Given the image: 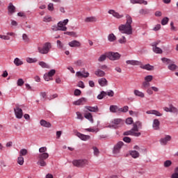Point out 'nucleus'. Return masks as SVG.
<instances>
[{"instance_id": "58836bf2", "label": "nucleus", "mask_w": 178, "mask_h": 178, "mask_svg": "<svg viewBox=\"0 0 178 178\" xmlns=\"http://www.w3.org/2000/svg\"><path fill=\"white\" fill-rule=\"evenodd\" d=\"M14 63L17 66H22V65H23V61H22L19 58H16L14 60Z\"/></svg>"}, {"instance_id": "13d9d810", "label": "nucleus", "mask_w": 178, "mask_h": 178, "mask_svg": "<svg viewBox=\"0 0 178 178\" xmlns=\"http://www.w3.org/2000/svg\"><path fill=\"white\" fill-rule=\"evenodd\" d=\"M57 47L58 49H63V43L60 40H57Z\"/></svg>"}, {"instance_id": "b1692460", "label": "nucleus", "mask_w": 178, "mask_h": 178, "mask_svg": "<svg viewBox=\"0 0 178 178\" xmlns=\"http://www.w3.org/2000/svg\"><path fill=\"white\" fill-rule=\"evenodd\" d=\"M15 10L16 8L15 7V6H13L12 3H10L8 7V13H10V15H13V13H15Z\"/></svg>"}, {"instance_id": "c9c22d12", "label": "nucleus", "mask_w": 178, "mask_h": 178, "mask_svg": "<svg viewBox=\"0 0 178 178\" xmlns=\"http://www.w3.org/2000/svg\"><path fill=\"white\" fill-rule=\"evenodd\" d=\"M108 40L110 41V42H113V41H116V36L113 33L109 34L108 36Z\"/></svg>"}, {"instance_id": "4c0bfd02", "label": "nucleus", "mask_w": 178, "mask_h": 178, "mask_svg": "<svg viewBox=\"0 0 178 178\" xmlns=\"http://www.w3.org/2000/svg\"><path fill=\"white\" fill-rule=\"evenodd\" d=\"M27 63H36V62H38V60H37V58H26V59Z\"/></svg>"}, {"instance_id": "cd10ccee", "label": "nucleus", "mask_w": 178, "mask_h": 178, "mask_svg": "<svg viewBox=\"0 0 178 178\" xmlns=\"http://www.w3.org/2000/svg\"><path fill=\"white\" fill-rule=\"evenodd\" d=\"M86 23H95L97 22V17H88L85 19Z\"/></svg>"}, {"instance_id": "7ed1b4c3", "label": "nucleus", "mask_w": 178, "mask_h": 178, "mask_svg": "<svg viewBox=\"0 0 178 178\" xmlns=\"http://www.w3.org/2000/svg\"><path fill=\"white\" fill-rule=\"evenodd\" d=\"M49 158V154L48 153H41L39 154L38 156V164L40 165V166H47V162L45 160L48 159Z\"/></svg>"}, {"instance_id": "f8f14e48", "label": "nucleus", "mask_w": 178, "mask_h": 178, "mask_svg": "<svg viewBox=\"0 0 178 178\" xmlns=\"http://www.w3.org/2000/svg\"><path fill=\"white\" fill-rule=\"evenodd\" d=\"M76 136L79 137V138L81 139L82 141H87L91 138V137L88 135H84L80 132L76 133Z\"/></svg>"}, {"instance_id": "c85d7f7f", "label": "nucleus", "mask_w": 178, "mask_h": 178, "mask_svg": "<svg viewBox=\"0 0 178 178\" xmlns=\"http://www.w3.org/2000/svg\"><path fill=\"white\" fill-rule=\"evenodd\" d=\"M134 94L136 97H140V98H144V97H145V95L144 94V92H143L138 90H135L134 91Z\"/></svg>"}, {"instance_id": "de8ad7c7", "label": "nucleus", "mask_w": 178, "mask_h": 178, "mask_svg": "<svg viewBox=\"0 0 178 178\" xmlns=\"http://www.w3.org/2000/svg\"><path fill=\"white\" fill-rule=\"evenodd\" d=\"M139 13L140 15H148L149 13V10L148 9H140L139 10Z\"/></svg>"}, {"instance_id": "c756f323", "label": "nucleus", "mask_w": 178, "mask_h": 178, "mask_svg": "<svg viewBox=\"0 0 178 178\" xmlns=\"http://www.w3.org/2000/svg\"><path fill=\"white\" fill-rule=\"evenodd\" d=\"M159 124H161V123L159 122V120H158L157 119H155L153 122V129L154 130H159Z\"/></svg>"}, {"instance_id": "72a5a7b5", "label": "nucleus", "mask_w": 178, "mask_h": 178, "mask_svg": "<svg viewBox=\"0 0 178 178\" xmlns=\"http://www.w3.org/2000/svg\"><path fill=\"white\" fill-rule=\"evenodd\" d=\"M17 164L22 166L24 164V158L22 156H19L17 160Z\"/></svg>"}, {"instance_id": "864d4df0", "label": "nucleus", "mask_w": 178, "mask_h": 178, "mask_svg": "<svg viewBox=\"0 0 178 178\" xmlns=\"http://www.w3.org/2000/svg\"><path fill=\"white\" fill-rule=\"evenodd\" d=\"M171 178H178V167L175 169V173L171 175Z\"/></svg>"}, {"instance_id": "a18cd8bd", "label": "nucleus", "mask_w": 178, "mask_h": 178, "mask_svg": "<svg viewBox=\"0 0 178 178\" xmlns=\"http://www.w3.org/2000/svg\"><path fill=\"white\" fill-rule=\"evenodd\" d=\"M154 79V76L152 75H147L145 77V81L147 83H151V81Z\"/></svg>"}, {"instance_id": "412c9836", "label": "nucleus", "mask_w": 178, "mask_h": 178, "mask_svg": "<svg viewBox=\"0 0 178 178\" xmlns=\"http://www.w3.org/2000/svg\"><path fill=\"white\" fill-rule=\"evenodd\" d=\"M98 83L101 87H106V86H108V81L105 78L99 79Z\"/></svg>"}, {"instance_id": "a211bd4d", "label": "nucleus", "mask_w": 178, "mask_h": 178, "mask_svg": "<svg viewBox=\"0 0 178 178\" xmlns=\"http://www.w3.org/2000/svg\"><path fill=\"white\" fill-rule=\"evenodd\" d=\"M90 76V73L86 72H76V77H83L85 79H87Z\"/></svg>"}, {"instance_id": "39448f33", "label": "nucleus", "mask_w": 178, "mask_h": 178, "mask_svg": "<svg viewBox=\"0 0 178 178\" xmlns=\"http://www.w3.org/2000/svg\"><path fill=\"white\" fill-rule=\"evenodd\" d=\"M120 54L118 52L110 51L107 53V58L110 59V60H119L120 59Z\"/></svg>"}, {"instance_id": "0e129e2a", "label": "nucleus", "mask_w": 178, "mask_h": 178, "mask_svg": "<svg viewBox=\"0 0 178 178\" xmlns=\"http://www.w3.org/2000/svg\"><path fill=\"white\" fill-rule=\"evenodd\" d=\"M22 39L24 41V42H29V36H27V34L24 33L22 35Z\"/></svg>"}, {"instance_id": "473e14b6", "label": "nucleus", "mask_w": 178, "mask_h": 178, "mask_svg": "<svg viewBox=\"0 0 178 178\" xmlns=\"http://www.w3.org/2000/svg\"><path fill=\"white\" fill-rule=\"evenodd\" d=\"M38 65L39 66H41V67H43V69H49V65L44 61H40Z\"/></svg>"}, {"instance_id": "6ab92c4d", "label": "nucleus", "mask_w": 178, "mask_h": 178, "mask_svg": "<svg viewBox=\"0 0 178 178\" xmlns=\"http://www.w3.org/2000/svg\"><path fill=\"white\" fill-rule=\"evenodd\" d=\"M172 140V136L167 135L164 138L161 139V143L162 145H166L168 144V141H170Z\"/></svg>"}, {"instance_id": "dca6fc26", "label": "nucleus", "mask_w": 178, "mask_h": 178, "mask_svg": "<svg viewBox=\"0 0 178 178\" xmlns=\"http://www.w3.org/2000/svg\"><path fill=\"white\" fill-rule=\"evenodd\" d=\"M85 109H87V111H89V112H99V108H98V106H86Z\"/></svg>"}, {"instance_id": "f03ea898", "label": "nucleus", "mask_w": 178, "mask_h": 178, "mask_svg": "<svg viewBox=\"0 0 178 178\" xmlns=\"http://www.w3.org/2000/svg\"><path fill=\"white\" fill-rule=\"evenodd\" d=\"M52 48V44L51 42H47L44 43L42 47H38V51L39 54H41L42 55H47L49 54V51H51V49Z\"/></svg>"}, {"instance_id": "e2e57ef3", "label": "nucleus", "mask_w": 178, "mask_h": 178, "mask_svg": "<svg viewBox=\"0 0 178 178\" xmlns=\"http://www.w3.org/2000/svg\"><path fill=\"white\" fill-rule=\"evenodd\" d=\"M170 112H172V113H177V109L172 104L170 105Z\"/></svg>"}, {"instance_id": "f704fd0d", "label": "nucleus", "mask_w": 178, "mask_h": 178, "mask_svg": "<svg viewBox=\"0 0 178 178\" xmlns=\"http://www.w3.org/2000/svg\"><path fill=\"white\" fill-rule=\"evenodd\" d=\"M112 123H113L112 126H118L120 124V123H122V119H120V118L114 119L112 121Z\"/></svg>"}, {"instance_id": "5fc2aeb1", "label": "nucleus", "mask_w": 178, "mask_h": 178, "mask_svg": "<svg viewBox=\"0 0 178 178\" xmlns=\"http://www.w3.org/2000/svg\"><path fill=\"white\" fill-rule=\"evenodd\" d=\"M106 95V92L102 91L100 95H97L98 99H102Z\"/></svg>"}, {"instance_id": "f3484780", "label": "nucleus", "mask_w": 178, "mask_h": 178, "mask_svg": "<svg viewBox=\"0 0 178 178\" xmlns=\"http://www.w3.org/2000/svg\"><path fill=\"white\" fill-rule=\"evenodd\" d=\"M142 128H143V123H141V122L140 121H138L134 123V127L132 129L135 131H138V129H142Z\"/></svg>"}, {"instance_id": "774afa93", "label": "nucleus", "mask_w": 178, "mask_h": 178, "mask_svg": "<svg viewBox=\"0 0 178 178\" xmlns=\"http://www.w3.org/2000/svg\"><path fill=\"white\" fill-rule=\"evenodd\" d=\"M127 124H131L133 123V118H128L126 120Z\"/></svg>"}, {"instance_id": "6e6d98bb", "label": "nucleus", "mask_w": 178, "mask_h": 178, "mask_svg": "<svg viewBox=\"0 0 178 178\" xmlns=\"http://www.w3.org/2000/svg\"><path fill=\"white\" fill-rule=\"evenodd\" d=\"M177 66L175 64H170L168 65L169 70H172V72L176 70Z\"/></svg>"}, {"instance_id": "5701e85b", "label": "nucleus", "mask_w": 178, "mask_h": 178, "mask_svg": "<svg viewBox=\"0 0 178 178\" xmlns=\"http://www.w3.org/2000/svg\"><path fill=\"white\" fill-rule=\"evenodd\" d=\"M95 74L97 77H104L105 76V72L102 71L101 69H97L95 71Z\"/></svg>"}, {"instance_id": "37998d69", "label": "nucleus", "mask_w": 178, "mask_h": 178, "mask_svg": "<svg viewBox=\"0 0 178 178\" xmlns=\"http://www.w3.org/2000/svg\"><path fill=\"white\" fill-rule=\"evenodd\" d=\"M43 22L45 23H49V22H52V17L49 15H47L43 18Z\"/></svg>"}, {"instance_id": "338daca9", "label": "nucleus", "mask_w": 178, "mask_h": 178, "mask_svg": "<svg viewBox=\"0 0 178 178\" xmlns=\"http://www.w3.org/2000/svg\"><path fill=\"white\" fill-rule=\"evenodd\" d=\"M74 94L76 97H79V95H81V90H79V89H76L74 92Z\"/></svg>"}, {"instance_id": "49530a36", "label": "nucleus", "mask_w": 178, "mask_h": 178, "mask_svg": "<svg viewBox=\"0 0 178 178\" xmlns=\"http://www.w3.org/2000/svg\"><path fill=\"white\" fill-rule=\"evenodd\" d=\"M118 42L120 44H126L127 42V40L126 39V37L122 36L119 40Z\"/></svg>"}, {"instance_id": "20e7f679", "label": "nucleus", "mask_w": 178, "mask_h": 178, "mask_svg": "<svg viewBox=\"0 0 178 178\" xmlns=\"http://www.w3.org/2000/svg\"><path fill=\"white\" fill-rule=\"evenodd\" d=\"M72 163L76 168H84V166H87L89 164L88 160L86 159L75 160Z\"/></svg>"}, {"instance_id": "ea45409f", "label": "nucleus", "mask_w": 178, "mask_h": 178, "mask_svg": "<svg viewBox=\"0 0 178 178\" xmlns=\"http://www.w3.org/2000/svg\"><path fill=\"white\" fill-rule=\"evenodd\" d=\"M118 112H122L123 113H126V112H129V107L127 106H124L122 108H119Z\"/></svg>"}, {"instance_id": "bb28decb", "label": "nucleus", "mask_w": 178, "mask_h": 178, "mask_svg": "<svg viewBox=\"0 0 178 178\" xmlns=\"http://www.w3.org/2000/svg\"><path fill=\"white\" fill-rule=\"evenodd\" d=\"M129 154L132 158H134V159L140 157V153L136 150L130 151Z\"/></svg>"}, {"instance_id": "1a4fd4ad", "label": "nucleus", "mask_w": 178, "mask_h": 178, "mask_svg": "<svg viewBox=\"0 0 178 178\" xmlns=\"http://www.w3.org/2000/svg\"><path fill=\"white\" fill-rule=\"evenodd\" d=\"M124 136H134V137H140V136H141V133L136 132V131L132 128L131 130L125 131L124 133Z\"/></svg>"}, {"instance_id": "a19ab883", "label": "nucleus", "mask_w": 178, "mask_h": 178, "mask_svg": "<svg viewBox=\"0 0 178 178\" xmlns=\"http://www.w3.org/2000/svg\"><path fill=\"white\" fill-rule=\"evenodd\" d=\"M29 153L26 149H22L19 151V156H26V155Z\"/></svg>"}, {"instance_id": "2eb2a0df", "label": "nucleus", "mask_w": 178, "mask_h": 178, "mask_svg": "<svg viewBox=\"0 0 178 178\" xmlns=\"http://www.w3.org/2000/svg\"><path fill=\"white\" fill-rule=\"evenodd\" d=\"M140 69H143L144 70H154V66L149 64L143 65L142 62H140Z\"/></svg>"}, {"instance_id": "393cba45", "label": "nucleus", "mask_w": 178, "mask_h": 178, "mask_svg": "<svg viewBox=\"0 0 178 178\" xmlns=\"http://www.w3.org/2000/svg\"><path fill=\"white\" fill-rule=\"evenodd\" d=\"M147 115H155L156 116H162V113L156 110H150L146 112Z\"/></svg>"}, {"instance_id": "680f3d73", "label": "nucleus", "mask_w": 178, "mask_h": 178, "mask_svg": "<svg viewBox=\"0 0 178 178\" xmlns=\"http://www.w3.org/2000/svg\"><path fill=\"white\" fill-rule=\"evenodd\" d=\"M47 9H48V10H49L50 12L54 11V3H49V5H48V6H47Z\"/></svg>"}, {"instance_id": "4d7b16f0", "label": "nucleus", "mask_w": 178, "mask_h": 178, "mask_svg": "<svg viewBox=\"0 0 178 178\" xmlns=\"http://www.w3.org/2000/svg\"><path fill=\"white\" fill-rule=\"evenodd\" d=\"M17 84L19 87H22L24 84V81L23 79H19L17 81Z\"/></svg>"}, {"instance_id": "603ef678", "label": "nucleus", "mask_w": 178, "mask_h": 178, "mask_svg": "<svg viewBox=\"0 0 178 178\" xmlns=\"http://www.w3.org/2000/svg\"><path fill=\"white\" fill-rule=\"evenodd\" d=\"M74 65L77 67L83 66V60H78L74 62Z\"/></svg>"}, {"instance_id": "8fccbe9b", "label": "nucleus", "mask_w": 178, "mask_h": 178, "mask_svg": "<svg viewBox=\"0 0 178 178\" xmlns=\"http://www.w3.org/2000/svg\"><path fill=\"white\" fill-rule=\"evenodd\" d=\"M86 130V131H89V132H90V133H98V131H99V129H92V128H88V129H85Z\"/></svg>"}, {"instance_id": "e433bc0d", "label": "nucleus", "mask_w": 178, "mask_h": 178, "mask_svg": "<svg viewBox=\"0 0 178 178\" xmlns=\"http://www.w3.org/2000/svg\"><path fill=\"white\" fill-rule=\"evenodd\" d=\"M150 86L151 83H149V82H147V81H145L142 83V88L143 90H147V88H149Z\"/></svg>"}, {"instance_id": "bf43d9fd", "label": "nucleus", "mask_w": 178, "mask_h": 178, "mask_svg": "<svg viewBox=\"0 0 178 178\" xmlns=\"http://www.w3.org/2000/svg\"><path fill=\"white\" fill-rule=\"evenodd\" d=\"M172 165V162L170 160H167L164 162V167L165 168H169Z\"/></svg>"}, {"instance_id": "79ce46f5", "label": "nucleus", "mask_w": 178, "mask_h": 178, "mask_svg": "<svg viewBox=\"0 0 178 178\" xmlns=\"http://www.w3.org/2000/svg\"><path fill=\"white\" fill-rule=\"evenodd\" d=\"M161 60H162V62H163V63H166L167 65H170V63H173V61H172L170 59L166 58H161Z\"/></svg>"}, {"instance_id": "7c9ffc66", "label": "nucleus", "mask_w": 178, "mask_h": 178, "mask_svg": "<svg viewBox=\"0 0 178 178\" xmlns=\"http://www.w3.org/2000/svg\"><path fill=\"white\" fill-rule=\"evenodd\" d=\"M110 112H112V113H116V112H119V107L116 105H111L110 106Z\"/></svg>"}, {"instance_id": "aec40b11", "label": "nucleus", "mask_w": 178, "mask_h": 178, "mask_svg": "<svg viewBox=\"0 0 178 178\" xmlns=\"http://www.w3.org/2000/svg\"><path fill=\"white\" fill-rule=\"evenodd\" d=\"M60 31H66L67 30V27L63 24L62 21L59 22L57 25V29Z\"/></svg>"}, {"instance_id": "2f4dec72", "label": "nucleus", "mask_w": 178, "mask_h": 178, "mask_svg": "<svg viewBox=\"0 0 178 178\" xmlns=\"http://www.w3.org/2000/svg\"><path fill=\"white\" fill-rule=\"evenodd\" d=\"M108 58V53H106L104 54H102L99 58L98 61L99 62H104V60H106V58Z\"/></svg>"}, {"instance_id": "c03bdc74", "label": "nucleus", "mask_w": 178, "mask_h": 178, "mask_svg": "<svg viewBox=\"0 0 178 178\" xmlns=\"http://www.w3.org/2000/svg\"><path fill=\"white\" fill-rule=\"evenodd\" d=\"M169 22V18L168 17H165L162 20H161V24L162 26H166L168 23Z\"/></svg>"}, {"instance_id": "4468645a", "label": "nucleus", "mask_w": 178, "mask_h": 178, "mask_svg": "<svg viewBox=\"0 0 178 178\" xmlns=\"http://www.w3.org/2000/svg\"><path fill=\"white\" fill-rule=\"evenodd\" d=\"M86 102H87V99L85 97H81L79 99L73 102V105H84V104H86Z\"/></svg>"}, {"instance_id": "ddd939ff", "label": "nucleus", "mask_w": 178, "mask_h": 178, "mask_svg": "<svg viewBox=\"0 0 178 178\" xmlns=\"http://www.w3.org/2000/svg\"><path fill=\"white\" fill-rule=\"evenodd\" d=\"M127 65H131V66H140L141 65V61L136 60H128L126 61Z\"/></svg>"}, {"instance_id": "f257e3e1", "label": "nucleus", "mask_w": 178, "mask_h": 178, "mask_svg": "<svg viewBox=\"0 0 178 178\" xmlns=\"http://www.w3.org/2000/svg\"><path fill=\"white\" fill-rule=\"evenodd\" d=\"M126 24H121L118 26V30L122 34H127V35H131L133 34V27L131 23H133V18L129 15H126Z\"/></svg>"}, {"instance_id": "a878e982", "label": "nucleus", "mask_w": 178, "mask_h": 178, "mask_svg": "<svg viewBox=\"0 0 178 178\" xmlns=\"http://www.w3.org/2000/svg\"><path fill=\"white\" fill-rule=\"evenodd\" d=\"M84 118L91 123H94V119H92V114H91V113H85Z\"/></svg>"}, {"instance_id": "052dcab7", "label": "nucleus", "mask_w": 178, "mask_h": 178, "mask_svg": "<svg viewBox=\"0 0 178 178\" xmlns=\"http://www.w3.org/2000/svg\"><path fill=\"white\" fill-rule=\"evenodd\" d=\"M93 151L94 155H95V156H98V155H99V150L98 148H97V147H93Z\"/></svg>"}, {"instance_id": "09e8293b", "label": "nucleus", "mask_w": 178, "mask_h": 178, "mask_svg": "<svg viewBox=\"0 0 178 178\" xmlns=\"http://www.w3.org/2000/svg\"><path fill=\"white\" fill-rule=\"evenodd\" d=\"M153 51L155 52V54H162L163 52L162 49L158 47H153Z\"/></svg>"}, {"instance_id": "9d476101", "label": "nucleus", "mask_w": 178, "mask_h": 178, "mask_svg": "<svg viewBox=\"0 0 178 178\" xmlns=\"http://www.w3.org/2000/svg\"><path fill=\"white\" fill-rule=\"evenodd\" d=\"M108 13L109 15H112V16H113V17H115L116 19H122V17H124L123 15L119 14V13L115 11L114 10H109Z\"/></svg>"}, {"instance_id": "3c124183", "label": "nucleus", "mask_w": 178, "mask_h": 178, "mask_svg": "<svg viewBox=\"0 0 178 178\" xmlns=\"http://www.w3.org/2000/svg\"><path fill=\"white\" fill-rule=\"evenodd\" d=\"M47 147H42L39 149L40 154H47Z\"/></svg>"}, {"instance_id": "423d86ee", "label": "nucleus", "mask_w": 178, "mask_h": 178, "mask_svg": "<svg viewBox=\"0 0 178 178\" xmlns=\"http://www.w3.org/2000/svg\"><path fill=\"white\" fill-rule=\"evenodd\" d=\"M14 112L17 119H22V118H23V110L20 108V106L19 104L15 105Z\"/></svg>"}, {"instance_id": "9b49d317", "label": "nucleus", "mask_w": 178, "mask_h": 178, "mask_svg": "<svg viewBox=\"0 0 178 178\" xmlns=\"http://www.w3.org/2000/svg\"><path fill=\"white\" fill-rule=\"evenodd\" d=\"M68 45L71 47V48H79L81 47V43L78 40H72L68 43Z\"/></svg>"}, {"instance_id": "0eeeda50", "label": "nucleus", "mask_w": 178, "mask_h": 178, "mask_svg": "<svg viewBox=\"0 0 178 178\" xmlns=\"http://www.w3.org/2000/svg\"><path fill=\"white\" fill-rule=\"evenodd\" d=\"M123 145V142H118L113 147V154L114 155H118V154H120V149H122Z\"/></svg>"}, {"instance_id": "69168bd1", "label": "nucleus", "mask_w": 178, "mask_h": 178, "mask_svg": "<svg viewBox=\"0 0 178 178\" xmlns=\"http://www.w3.org/2000/svg\"><path fill=\"white\" fill-rule=\"evenodd\" d=\"M76 115H77V119H79L80 120H83V119H84V118L83 117V115H81V113H80L79 111L76 112Z\"/></svg>"}, {"instance_id": "4be33fe9", "label": "nucleus", "mask_w": 178, "mask_h": 178, "mask_svg": "<svg viewBox=\"0 0 178 178\" xmlns=\"http://www.w3.org/2000/svg\"><path fill=\"white\" fill-rule=\"evenodd\" d=\"M40 126H42V127H47V128H49L51 127V126H52L50 122H47L45 120H41L40 121Z\"/></svg>"}, {"instance_id": "6e6552de", "label": "nucleus", "mask_w": 178, "mask_h": 178, "mask_svg": "<svg viewBox=\"0 0 178 178\" xmlns=\"http://www.w3.org/2000/svg\"><path fill=\"white\" fill-rule=\"evenodd\" d=\"M55 73H56V70H51L48 73L44 74V79L45 80V81H49L51 80H53L52 77H54Z\"/></svg>"}]
</instances>
